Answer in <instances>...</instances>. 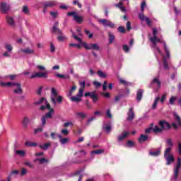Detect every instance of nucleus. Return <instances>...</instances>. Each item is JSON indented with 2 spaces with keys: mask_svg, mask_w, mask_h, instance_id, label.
I'll return each mask as SVG.
<instances>
[{
  "mask_svg": "<svg viewBox=\"0 0 181 181\" xmlns=\"http://www.w3.org/2000/svg\"><path fill=\"white\" fill-rule=\"evenodd\" d=\"M129 135V133L128 132H124L122 134L119 135L117 137V140L119 142H121V141H124L125 138H127Z\"/></svg>",
  "mask_w": 181,
  "mask_h": 181,
  "instance_id": "obj_21",
  "label": "nucleus"
},
{
  "mask_svg": "<svg viewBox=\"0 0 181 181\" xmlns=\"http://www.w3.org/2000/svg\"><path fill=\"white\" fill-rule=\"evenodd\" d=\"M117 30H118V32H119L120 33H125V32H126L125 28H124V27H122V26L118 27Z\"/></svg>",
  "mask_w": 181,
  "mask_h": 181,
  "instance_id": "obj_51",
  "label": "nucleus"
},
{
  "mask_svg": "<svg viewBox=\"0 0 181 181\" xmlns=\"http://www.w3.org/2000/svg\"><path fill=\"white\" fill-rule=\"evenodd\" d=\"M139 19L141 21V22H146L148 26H152V21L149 18L145 16L143 13H139Z\"/></svg>",
  "mask_w": 181,
  "mask_h": 181,
  "instance_id": "obj_13",
  "label": "nucleus"
},
{
  "mask_svg": "<svg viewBox=\"0 0 181 181\" xmlns=\"http://www.w3.org/2000/svg\"><path fill=\"white\" fill-rule=\"evenodd\" d=\"M42 5L43 8H53L57 5V2L54 1H44Z\"/></svg>",
  "mask_w": 181,
  "mask_h": 181,
  "instance_id": "obj_16",
  "label": "nucleus"
},
{
  "mask_svg": "<svg viewBox=\"0 0 181 181\" xmlns=\"http://www.w3.org/2000/svg\"><path fill=\"white\" fill-rule=\"evenodd\" d=\"M181 168V159L180 158H177V162L175 168L174 169V174L171 180H177V177L179 176V170H180Z\"/></svg>",
  "mask_w": 181,
  "mask_h": 181,
  "instance_id": "obj_7",
  "label": "nucleus"
},
{
  "mask_svg": "<svg viewBox=\"0 0 181 181\" xmlns=\"http://www.w3.org/2000/svg\"><path fill=\"white\" fill-rule=\"evenodd\" d=\"M164 52H165L166 56L163 57V67L165 70H169V64H168V59H170V52L169 48L166 46V43L163 42Z\"/></svg>",
  "mask_w": 181,
  "mask_h": 181,
  "instance_id": "obj_4",
  "label": "nucleus"
},
{
  "mask_svg": "<svg viewBox=\"0 0 181 181\" xmlns=\"http://www.w3.org/2000/svg\"><path fill=\"white\" fill-rule=\"evenodd\" d=\"M116 6H118V8H119L122 12H125V8H124L122 3H119L118 4H116Z\"/></svg>",
  "mask_w": 181,
  "mask_h": 181,
  "instance_id": "obj_57",
  "label": "nucleus"
},
{
  "mask_svg": "<svg viewBox=\"0 0 181 181\" xmlns=\"http://www.w3.org/2000/svg\"><path fill=\"white\" fill-rule=\"evenodd\" d=\"M6 86L7 87H12V86H16V87H17V89H15L13 90V93H15V94H22V93H23V90H22V86L19 83L7 82Z\"/></svg>",
  "mask_w": 181,
  "mask_h": 181,
  "instance_id": "obj_8",
  "label": "nucleus"
},
{
  "mask_svg": "<svg viewBox=\"0 0 181 181\" xmlns=\"http://www.w3.org/2000/svg\"><path fill=\"white\" fill-rule=\"evenodd\" d=\"M36 69L39 70L38 72L33 74L30 78H47V71H45L46 68L42 65H37ZM44 71V72H43Z\"/></svg>",
  "mask_w": 181,
  "mask_h": 181,
  "instance_id": "obj_2",
  "label": "nucleus"
},
{
  "mask_svg": "<svg viewBox=\"0 0 181 181\" xmlns=\"http://www.w3.org/2000/svg\"><path fill=\"white\" fill-rule=\"evenodd\" d=\"M5 48L6 49V50H8V52H11L13 48H12V45H9V44H6L5 45Z\"/></svg>",
  "mask_w": 181,
  "mask_h": 181,
  "instance_id": "obj_55",
  "label": "nucleus"
},
{
  "mask_svg": "<svg viewBox=\"0 0 181 181\" xmlns=\"http://www.w3.org/2000/svg\"><path fill=\"white\" fill-rule=\"evenodd\" d=\"M57 136L59 139V141L62 145H65V144H67V142H69V138L63 139V137L60 134H58Z\"/></svg>",
  "mask_w": 181,
  "mask_h": 181,
  "instance_id": "obj_29",
  "label": "nucleus"
},
{
  "mask_svg": "<svg viewBox=\"0 0 181 181\" xmlns=\"http://www.w3.org/2000/svg\"><path fill=\"white\" fill-rule=\"evenodd\" d=\"M15 153H16V155H19L20 156H25L26 153L24 151L16 150Z\"/></svg>",
  "mask_w": 181,
  "mask_h": 181,
  "instance_id": "obj_40",
  "label": "nucleus"
},
{
  "mask_svg": "<svg viewBox=\"0 0 181 181\" xmlns=\"http://www.w3.org/2000/svg\"><path fill=\"white\" fill-rule=\"evenodd\" d=\"M149 155L150 156H154V157L159 156V155H160V149L157 148L156 151L150 150Z\"/></svg>",
  "mask_w": 181,
  "mask_h": 181,
  "instance_id": "obj_20",
  "label": "nucleus"
},
{
  "mask_svg": "<svg viewBox=\"0 0 181 181\" xmlns=\"http://www.w3.org/2000/svg\"><path fill=\"white\" fill-rule=\"evenodd\" d=\"M50 52L51 53H54L56 52V47H54V45L52 44V42L50 43Z\"/></svg>",
  "mask_w": 181,
  "mask_h": 181,
  "instance_id": "obj_53",
  "label": "nucleus"
},
{
  "mask_svg": "<svg viewBox=\"0 0 181 181\" xmlns=\"http://www.w3.org/2000/svg\"><path fill=\"white\" fill-rule=\"evenodd\" d=\"M91 155H100L101 153H104V150L103 149H97L93 151H91Z\"/></svg>",
  "mask_w": 181,
  "mask_h": 181,
  "instance_id": "obj_35",
  "label": "nucleus"
},
{
  "mask_svg": "<svg viewBox=\"0 0 181 181\" xmlns=\"http://www.w3.org/2000/svg\"><path fill=\"white\" fill-rule=\"evenodd\" d=\"M71 32L72 33L73 37L75 38L76 40H78V42H79V43H81V42H82L81 38L78 37V36H77L76 35V33H74L73 32V30H71Z\"/></svg>",
  "mask_w": 181,
  "mask_h": 181,
  "instance_id": "obj_44",
  "label": "nucleus"
},
{
  "mask_svg": "<svg viewBox=\"0 0 181 181\" xmlns=\"http://www.w3.org/2000/svg\"><path fill=\"white\" fill-rule=\"evenodd\" d=\"M159 100H160V98L159 97L156 98L154 103L152 105V110H155V108H156V106L158 105V101H159Z\"/></svg>",
  "mask_w": 181,
  "mask_h": 181,
  "instance_id": "obj_39",
  "label": "nucleus"
},
{
  "mask_svg": "<svg viewBox=\"0 0 181 181\" xmlns=\"http://www.w3.org/2000/svg\"><path fill=\"white\" fill-rule=\"evenodd\" d=\"M99 23H102L105 28H111L113 29V28H115V23H112L111 21L108 19H100L99 20Z\"/></svg>",
  "mask_w": 181,
  "mask_h": 181,
  "instance_id": "obj_11",
  "label": "nucleus"
},
{
  "mask_svg": "<svg viewBox=\"0 0 181 181\" xmlns=\"http://www.w3.org/2000/svg\"><path fill=\"white\" fill-rule=\"evenodd\" d=\"M123 50H124V52H125L126 53H129V47H128L127 45H123Z\"/></svg>",
  "mask_w": 181,
  "mask_h": 181,
  "instance_id": "obj_58",
  "label": "nucleus"
},
{
  "mask_svg": "<svg viewBox=\"0 0 181 181\" xmlns=\"http://www.w3.org/2000/svg\"><path fill=\"white\" fill-rule=\"evenodd\" d=\"M106 117H107V118H112V115L111 114V110H110V109H107L106 111Z\"/></svg>",
  "mask_w": 181,
  "mask_h": 181,
  "instance_id": "obj_56",
  "label": "nucleus"
},
{
  "mask_svg": "<svg viewBox=\"0 0 181 181\" xmlns=\"http://www.w3.org/2000/svg\"><path fill=\"white\" fill-rule=\"evenodd\" d=\"M22 53H25V54H33L35 53V49H31L29 47L21 49Z\"/></svg>",
  "mask_w": 181,
  "mask_h": 181,
  "instance_id": "obj_26",
  "label": "nucleus"
},
{
  "mask_svg": "<svg viewBox=\"0 0 181 181\" xmlns=\"http://www.w3.org/2000/svg\"><path fill=\"white\" fill-rule=\"evenodd\" d=\"M73 125H74L73 122H66L64 124V127L65 128H67L68 127H73Z\"/></svg>",
  "mask_w": 181,
  "mask_h": 181,
  "instance_id": "obj_61",
  "label": "nucleus"
},
{
  "mask_svg": "<svg viewBox=\"0 0 181 181\" xmlns=\"http://www.w3.org/2000/svg\"><path fill=\"white\" fill-rule=\"evenodd\" d=\"M36 160H39V163L40 165L43 164V163H47L49 161L47 160V159L42 158H37Z\"/></svg>",
  "mask_w": 181,
  "mask_h": 181,
  "instance_id": "obj_42",
  "label": "nucleus"
},
{
  "mask_svg": "<svg viewBox=\"0 0 181 181\" xmlns=\"http://www.w3.org/2000/svg\"><path fill=\"white\" fill-rule=\"evenodd\" d=\"M119 83H120V84H124L125 87H129L131 86H134V83H132V82H128L122 78L119 79Z\"/></svg>",
  "mask_w": 181,
  "mask_h": 181,
  "instance_id": "obj_23",
  "label": "nucleus"
},
{
  "mask_svg": "<svg viewBox=\"0 0 181 181\" xmlns=\"http://www.w3.org/2000/svg\"><path fill=\"white\" fill-rule=\"evenodd\" d=\"M66 39H67V37L63 33L58 35V37H57L58 42H64V40H66Z\"/></svg>",
  "mask_w": 181,
  "mask_h": 181,
  "instance_id": "obj_34",
  "label": "nucleus"
},
{
  "mask_svg": "<svg viewBox=\"0 0 181 181\" xmlns=\"http://www.w3.org/2000/svg\"><path fill=\"white\" fill-rule=\"evenodd\" d=\"M45 102V98H41L38 101L35 102V105H40V104H43Z\"/></svg>",
  "mask_w": 181,
  "mask_h": 181,
  "instance_id": "obj_48",
  "label": "nucleus"
},
{
  "mask_svg": "<svg viewBox=\"0 0 181 181\" xmlns=\"http://www.w3.org/2000/svg\"><path fill=\"white\" fill-rule=\"evenodd\" d=\"M153 50L157 60H159V59L158 58V54L156 53L158 52L159 54H163L162 51L160 50V48H159L158 47H156V48H153Z\"/></svg>",
  "mask_w": 181,
  "mask_h": 181,
  "instance_id": "obj_31",
  "label": "nucleus"
},
{
  "mask_svg": "<svg viewBox=\"0 0 181 181\" xmlns=\"http://www.w3.org/2000/svg\"><path fill=\"white\" fill-rule=\"evenodd\" d=\"M6 77L10 78V80H11V81H13L16 77H18V76H16V75H8Z\"/></svg>",
  "mask_w": 181,
  "mask_h": 181,
  "instance_id": "obj_63",
  "label": "nucleus"
},
{
  "mask_svg": "<svg viewBox=\"0 0 181 181\" xmlns=\"http://www.w3.org/2000/svg\"><path fill=\"white\" fill-rule=\"evenodd\" d=\"M6 22L10 26H15V20H13V18L11 16H6Z\"/></svg>",
  "mask_w": 181,
  "mask_h": 181,
  "instance_id": "obj_25",
  "label": "nucleus"
},
{
  "mask_svg": "<svg viewBox=\"0 0 181 181\" xmlns=\"http://www.w3.org/2000/svg\"><path fill=\"white\" fill-rule=\"evenodd\" d=\"M170 151H172V148L170 147L167 148L164 151V158L167 161L166 165H170V163L175 162V157H173V155L170 154Z\"/></svg>",
  "mask_w": 181,
  "mask_h": 181,
  "instance_id": "obj_5",
  "label": "nucleus"
},
{
  "mask_svg": "<svg viewBox=\"0 0 181 181\" xmlns=\"http://www.w3.org/2000/svg\"><path fill=\"white\" fill-rule=\"evenodd\" d=\"M153 132H156V134H159L162 132V128H159L158 126H155L154 128L153 129Z\"/></svg>",
  "mask_w": 181,
  "mask_h": 181,
  "instance_id": "obj_43",
  "label": "nucleus"
},
{
  "mask_svg": "<svg viewBox=\"0 0 181 181\" xmlns=\"http://www.w3.org/2000/svg\"><path fill=\"white\" fill-rule=\"evenodd\" d=\"M176 100H177V97H176V96H171L170 98L168 104L170 105H175V103H176Z\"/></svg>",
  "mask_w": 181,
  "mask_h": 181,
  "instance_id": "obj_32",
  "label": "nucleus"
},
{
  "mask_svg": "<svg viewBox=\"0 0 181 181\" xmlns=\"http://www.w3.org/2000/svg\"><path fill=\"white\" fill-rule=\"evenodd\" d=\"M52 32L54 35H57V36H59L60 35L63 34V31L59 28V21H57L54 23L52 28Z\"/></svg>",
  "mask_w": 181,
  "mask_h": 181,
  "instance_id": "obj_12",
  "label": "nucleus"
},
{
  "mask_svg": "<svg viewBox=\"0 0 181 181\" xmlns=\"http://www.w3.org/2000/svg\"><path fill=\"white\" fill-rule=\"evenodd\" d=\"M71 100L74 103H79V101H81V98L80 97L77 96V95L76 96H72L71 98Z\"/></svg>",
  "mask_w": 181,
  "mask_h": 181,
  "instance_id": "obj_36",
  "label": "nucleus"
},
{
  "mask_svg": "<svg viewBox=\"0 0 181 181\" xmlns=\"http://www.w3.org/2000/svg\"><path fill=\"white\" fill-rule=\"evenodd\" d=\"M28 124H29V118L24 117V119H23V127H28Z\"/></svg>",
  "mask_w": 181,
  "mask_h": 181,
  "instance_id": "obj_45",
  "label": "nucleus"
},
{
  "mask_svg": "<svg viewBox=\"0 0 181 181\" xmlns=\"http://www.w3.org/2000/svg\"><path fill=\"white\" fill-rule=\"evenodd\" d=\"M51 145L52 144L50 143H46L44 145L40 144H38V146L40 148V149H42V151H47V149L50 148Z\"/></svg>",
  "mask_w": 181,
  "mask_h": 181,
  "instance_id": "obj_24",
  "label": "nucleus"
},
{
  "mask_svg": "<svg viewBox=\"0 0 181 181\" xmlns=\"http://www.w3.org/2000/svg\"><path fill=\"white\" fill-rule=\"evenodd\" d=\"M76 95H77V97H80L81 98V97H83V95H84V89L80 88L79 91Z\"/></svg>",
  "mask_w": 181,
  "mask_h": 181,
  "instance_id": "obj_46",
  "label": "nucleus"
},
{
  "mask_svg": "<svg viewBox=\"0 0 181 181\" xmlns=\"http://www.w3.org/2000/svg\"><path fill=\"white\" fill-rule=\"evenodd\" d=\"M42 131L43 129L42 127H40L34 130V134H39V132H42Z\"/></svg>",
  "mask_w": 181,
  "mask_h": 181,
  "instance_id": "obj_64",
  "label": "nucleus"
},
{
  "mask_svg": "<svg viewBox=\"0 0 181 181\" xmlns=\"http://www.w3.org/2000/svg\"><path fill=\"white\" fill-rule=\"evenodd\" d=\"M69 47H78V49H81V45L80 44L71 43L69 44Z\"/></svg>",
  "mask_w": 181,
  "mask_h": 181,
  "instance_id": "obj_50",
  "label": "nucleus"
},
{
  "mask_svg": "<svg viewBox=\"0 0 181 181\" xmlns=\"http://www.w3.org/2000/svg\"><path fill=\"white\" fill-rule=\"evenodd\" d=\"M175 119H177V124L178 125V127H181V119H180V117H179V115H175Z\"/></svg>",
  "mask_w": 181,
  "mask_h": 181,
  "instance_id": "obj_49",
  "label": "nucleus"
},
{
  "mask_svg": "<svg viewBox=\"0 0 181 181\" xmlns=\"http://www.w3.org/2000/svg\"><path fill=\"white\" fill-rule=\"evenodd\" d=\"M50 99L54 106L57 105V102L59 104H62L63 102V97L62 95H59V93H57V90L54 88H52Z\"/></svg>",
  "mask_w": 181,
  "mask_h": 181,
  "instance_id": "obj_3",
  "label": "nucleus"
},
{
  "mask_svg": "<svg viewBox=\"0 0 181 181\" xmlns=\"http://www.w3.org/2000/svg\"><path fill=\"white\" fill-rule=\"evenodd\" d=\"M142 97H144V89H139L136 91V100L139 103L141 100H142Z\"/></svg>",
  "mask_w": 181,
  "mask_h": 181,
  "instance_id": "obj_18",
  "label": "nucleus"
},
{
  "mask_svg": "<svg viewBox=\"0 0 181 181\" xmlns=\"http://www.w3.org/2000/svg\"><path fill=\"white\" fill-rule=\"evenodd\" d=\"M73 5H78V8H81L83 7V6L81 5V4H80L78 0L74 1H73Z\"/></svg>",
  "mask_w": 181,
  "mask_h": 181,
  "instance_id": "obj_59",
  "label": "nucleus"
},
{
  "mask_svg": "<svg viewBox=\"0 0 181 181\" xmlns=\"http://www.w3.org/2000/svg\"><path fill=\"white\" fill-rule=\"evenodd\" d=\"M25 146H28V148H35L36 146H37V143H35V142H32V141H26L25 144Z\"/></svg>",
  "mask_w": 181,
  "mask_h": 181,
  "instance_id": "obj_30",
  "label": "nucleus"
},
{
  "mask_svg": "<svg viewBox=\"0 0 181 181\" xmlns=\"http://www.w3.org/2000/svg\"><path fill=\"white\" fill-rule=\"evenodd\" d=\"M151 129H153V123H151V124L150 127L146 129L145 133H146V134H151Z\"/></svg>",
  "mask_w": 181,
  "mask_h": 181,
  "instance_id": "obj_47",
  "label": "nucleus"
},
{
  "mask_svg": "<svg viewBox=\"0 0 181 181\" xmlns=\"http://www.w3.org/2000/svg\"><path fill=\"white\" fill-rule=\"evenodd\" d=\"M75 175H80L78 181H81V179H83V175H81V170H78L75 172Z\"/></svg>",
  "mask_w": 181,
  "mask_h": 181,
  "instance_id": "obj_54",
  "label": "nucleus"
},
{
  "mask_svg": "<svg viewBox=\"0 0 181 181\" xmlns=\"http://www.w3.org/2000/svg\"><path fill=\"white\" fill-rule=\"evenodd\" d=\"M67 16H73L74 21H75L76 23H83V16L77 15V13L74 11L67 13Z\"/></svg>",
  "mask_w": 181,
  "mask_h": 181,
  "instance_id": "obj_9",
  "label": "nucleus"
},
{
  "mask_svg": "<svg viewBox=\"0 0 181 181\" xmlns=\"http://www.w3.org/2000/svg\"><path fill=\"white\" fill-rule=\"evenodd\" d=\"M149 139V136L145 134H141L139 137V142H146Z\"/></svg>",
  "mask_w": 181,
  "mask_h": 181,
  "instance_id": "obj_27",
  "label": "nucleus"
},
{
  "mask_svg": "<svg viewBox=\"0 0 181 181\" xmlns=\"http://www.w3.org/2000/svg\"><path fill=\"white\" fill-rule=\"evenodd\" d=\"M153 84H157V87L158 88H160V86H161V83H160V81H159V79L158 78H155L152 81L151 83H150L149 85V87L151 88H152V86H153Z\"/></svg>",
  "mask_w": 181,
  "mask_h": 181,
  "instance_id": "obj_19",
  "label": "nucleus"
},
{
  "mask_svg": "<svg viewBox=\"0 0 181 181\" xmlns=\"http://www.w3.org/2000/svg\"><path fill=\"white\" fill-rule=\"evenodd\" d=\"M85 33H86V35H88L89 39H92V37L94 36V34L90 33V30H87V29H85Z\"/></svg>",
  "mask_w": 181,
  "mask_h": 181,
  "instance_id": "obj_52",
  "label": "nucleus"
},
{
  "mask_svg": "<svg viewBox=\"0 0 181 181\" xmlns=\"http://www.w3.org/2000/svg\"><path fill=\"white\" fill-rule=\"evenodd\" d=\"M46 109L49 110V111L45 114L41 118L42 127H45L46 125V121L47 119H52L53 118V113L54 112V110L50 107V104L47 103V100H45Z\"/></svg>",
  "mask_w": 181,
  "mask_h": 181,
  "instance_id": "obj_1",
  "label": "nucleus"
},
{
  "mask_svg": "<svg viewBox=\"0 0 181 181\" xmlns=\"http://www.w3.org/2000/svg\"><path fill=\"white\" fill-rule=\"evenodd\" d=\"M84 95L85 97H90L93 100L94 104L98 102V95H97L95 91L86 92Z\"/></svg>",
  "mask_w": 181,
  "mask_h": 181,
  "instance_id": "obj_10",
  "label": "nucleus"
},
{
  "mask_svg": "<svg viewBox=\"0 0 181 181\" xmlns=\"http://www.w3.org/2000/svg\"><path fill=\"white\" fill-rule=\"evenodd\" d=\"M109 124H104L103 129L105 132H111V129H112V127L111 126V122H108Z\"/></svg>",
  "mask_w": 181,
  "mask_h": 181,
  "instance_id": "obj_28",
  "label": "nucleus"
},
{
  "mask_svg": "<svg viewBox=\"0 0 181 181\" xmlns=\"http://www.w3.org/2000/svg\"><path fill=\"white\" fill-rule=\"evenodd\" d=\"M11 10V6L6 3H1L0 6V11L1 13H7Z\"/></svg>",
  "mask_w": 181,
  "mask_h": 181,
  "instance_id": "obj_15",
  "label": "nucleus"
},
{
  "mask_svg": "<svg viewBox=\"0 0 181 181\" xmlns=\"http://www.w3.org/2000/svg\"><path fill=\"white\" fill-rule=\"evenodd\" d=\"M55 77H57L58 78H62V80H70V75L69 74H56Z\"/></svg>",
  "mask_w": 181,
  "mask_h": 181,
  "instance_id": "obj_22",
  "label": "nucleus"
},
{
  "mask_svg": "<svg viewBox=\"0 0 181 181\" xmlns=\"http://www.w3.org/2000/svg\"><path fill=\"white\" fill-rule=\"evenodd\" d=\"M108 36H109V43L110 45H111V43H112L114 40H115V36H114V33H109Z\"/></svg>",
  "mask_w": 181,
  "mask_h": 181,
  "instance_id": "obj_33",
  "label": "nucleus"
},
{
  "mask_svg": "<svg viewBox=\"0 0 181 181\" xmlns=\"http://www.w3.org/2000/svg\"><path fill=\"white\" fill-rule=\"evenodd\" d=\"M58 14H59V12H57V11H54V12L51 11L50 12V15H52V16L54 18V19H55V18L57 17Z\"/></svg>",
  "mask_w": 181,
  "mask_h": 181,
  "instance_id": "obj_62",
  "label": "nucleus"
},
{
  "mask_svg": "<svg viewBox=\"0 0 181 181\" xmlns=\"http://www.w3.org/2000/svg\"><path fill=\"white\" fill-rule=\"evenodd\" d=\"M82 46H83L86 50H95L96 52L100 50V46L97 43L83 42Z\"/></svg>",
  "mask_w": 181,
  "mask_h": 181,
  "instance_id": "obj_6",
  "label": "nucleus"
},
{
  "mask_svg": "<svg viewBox=\"0 0 181 181\" xmlns=\"http://www.w3.org/2000/svg\"><path fill=\"white\" fill-rule=\"evenodd\" d=\"M98 75L101 78H105L107 77V74H105V73L103 72L101 70L98 71Z\"/></svg>",
  "mask_w": 181,
  "mask_h": 181,
  "instance_id": "obj_38",
  "label": "nucleus"
},
{
  "mask_svg": "<svg viewBox=\"0 0 181 181\" xmlns=\"http://www.w3.org/2000/svg\"><path fill=\"white\" fill-rule=\"evenodd\" d=\"M24 165H25V166H28V168H30L31 169L33 168V164H32V163L29 162V161H25L24 163Z\"/></svg>",
  "mask_w": 181,
  "mask_h": 181,
  "instance_id": "obj_60",
  "label": "nucleus"
},
{
  "mask_svg": "<svg viewBox=\"0 0 181 181\" xmlns=\"http://www.w3.org/2000/svg\"><path fill=\"white\" fill-rule=\"evenodd\" d=\"M134 118H135V112H134V107H131L127 112V118L128 121H133Z\"/></svg>",
  "mask_w": 181,
  "mask_h": 181,
  "instance_id": "obj_17",
  "label": "nucleus"
},
{
  "mask_svg": "<svg viewBox=\"0 0 181 181\" xmlns=\"http://www.w3.org/2000/svg\"><path fill=\"white\" fill-rule=\"evenodd\" d=\"M127 148H134L135 146V143L131 140H129L127 143Z\"/></svg>",
  "mask_w": 181,
  "mask_h": 181,
  "instance_id": "obj_41",
  "label": "nucleus"
},
{
  "mask_svg": "<svg viewBox=\"0 0 181 181\" xmlns=\"http://www.w3.org/2000/svg\"><path fill=\"white\" fill-rule=\"evenodd\" d=\"M76 117H78V118H82V119H84L87 117V115H86L84 112H76Z\"/></svg>",
  "mask_w": 181,
  "mask_h": 181,
  "instance_id": "obj_37",
  "label": "nucleus"
},
{
  "mask_svg": "<svg viewBox=\"0 0 181 181\" xmlns=\"http://www.w3.org/2000/svg\"><path fill=\"white\" fill-rule=\"evenodd\" d=\"M159 125L163 131V129L168 131V130L172 129V125H170V124H169V122H168L166 121H163V120L160 121Z\"/></svg>",
  "mask_w": 181,
  "mask_h": 181,
  "instance_id": "obj_14",
  "label": "nucleus"
}]
</instances>
